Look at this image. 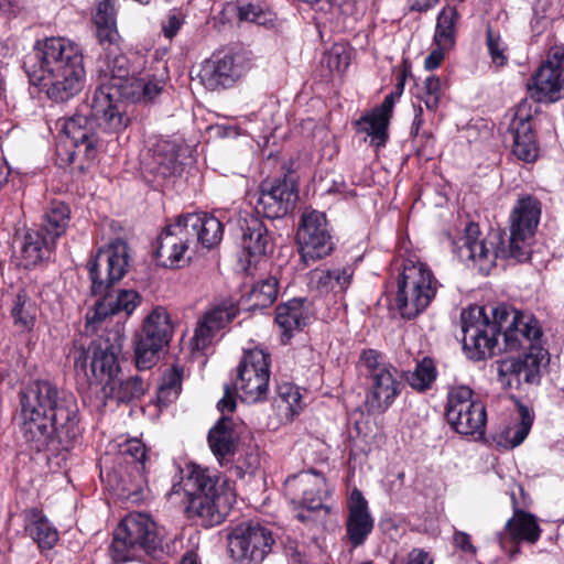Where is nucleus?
I'll return each instance as SVG.
<instances>
[{"label":"nucleus","mask_w":564,"mask_h":564,"mask_svg":"<svg viewBox=\"0 0 564 564\" xmlns=\"http://www.w3.org/2000/svg\"><path fill=\"white\" fill-rule=\"evenodd\" d=\"M440 0H417L412 4V9L415 11H427L433 8Z\"/></svg>","instance_id":"60"},{"label":"nucleus","mask_w":564,"mask_h":564,"mask_svg":"<svg viewBox=\"0 0 564 564\" xmlns=\"http://www.w3.org/2000/svg\"><path fill=\"white\" fill-rule=\"evenodd\" d=\"M237 17L241 22H250L258 25H265L272 21L271 13L256 4H246L235 7Z\"/></svg>","instance_id":"48"},{"label":"nucleus","mask_w":564,"mask_h":564,"mask_svg":"<svg viewBox=\"0 0 564 564\" xmlns=\"http://www.w3.org/2000/svg\"><path fill=\"white\" fill-rule=\"evenodd\" d=\"M311 316L310 303L305 299H293L276 307L275 322L283 338L290 339L294 332L307 325Z\"/></svg>","instance_id":"32"},{"label":"nucleus","mask_w":564,"mask_h":564,"mask_svg":"<svg viewBox=\"0 0 564 564\" xmlns=\"http://www.w3.org/2000/svg\"><path fill=\"white\" fill-rule=\"evenodd\" d=\"M194 245L206 249L217 246L223 239V224L214 216L206 214H187L182 216Z\"/></svg>","instance_id":"31"},{"label":"nucleus","mask_w":564,"mask_h":564,"mask_svg":"<svg viewBox=\"0 0 564 564\" xmlns=\"http://www.w3.org/2000/svg\"><path fill=\"white\" fill-rule=\"evenodd\" d=\"M185 15L178 10H171L166 18L162 21V32L166 39H173L182 25L184 24Z\"/></svg>","instance_id":"53"},{"label":"nucleus","mask_w":564,"mask_h":564,"mask_svg":"<svg viewBox=\"0 0 564 564\" xmlns=\"http://www.w3.org/2000/svg\"><path fill=\"white\" fill-rule=\"evenodd\" d=\"M183 369L173 366L162 378V383L158 390V401L162 405H167L180 395L182 390Z\"/></svg>","instance_id":"42"},{"label":"nucleus","mask_w":564,"mask_h":564,"mask_svg":"<svg viewBox=\"0 0 564 564\" xmlns=\"http://www.w3.org/2000/svg\"><path fill=\"white\" fill-rule=\"evenodd\" d=\"M181 486L188 497L187 511L199 517L206 525L220 524L236 501L234 489L225 477L193 463L186 465Z\"/></svg>","instance_id":"6"},{"label":"nucleus","mask_w":564,"mask_h":564,"mask_svg":"<svg viewBox=\"0 0 564 564\" xmlns=\"http://www.w3.org/2000/svg\"><path fill=\"white\" fill-rule=\"evenodd\" d=\"M299 198L293 180L288 177L263 182L256 203V212L269 219H276L291 212Z\"/></svg>","instance_id":"21"},{"label":"nucleus","mask_w":564,"mask_h":564,"mask_svg":"<svg viewBox=\"0 0 564 564\" xmlns=\"http://www.w3.org/2000/svg\"><path fill=\"white\" fill-rule=\"evenodd\" d=\"M165 86L163 77L155 75L148 77H135L130 84V88L123 93V99L137 101H150L161 94Z\"/></svg>","instance_id":"39"},{"label":"nucleus","mask_w":564,"mask_h":564,"mask_svg":"<svg viewBox=\"0 0 564 564\" xmlns=\"http://www.w3.org/2000/svg\"><path fill=\"white\" fill-rule=\"evenodd\" d=\"M447 47L438 46L437 48L433 50L425 58V68L429 70L437 68L444 58V50Z\"/></svg>","instance_id":"58"},{"label":"nucleus","mask_w":564,"mask_h":564,"mask_svg":"<svg viewBox=\"0 0 564 564\" xmlns=\"http://www.w3.org/2000/svg\"><path fill=\"white\" fill-rule=\"evenodd\" d=\"M454 543L458 549H460L464 552H467L470 554L476 553V549L471 544L470 536L465 532L456 531L454 533Z\"/></svg>","instance_id":"57"},{"label":"nucleus","mask_w":564,"mask_h":564,"mask_svg":"<svg viewBox=\"0 0 564 564\" xmlns=\"http://www.w3.org/2000/svg\"><path fill=\"white\" fill-rule=\"evenodd\" d=\"M193 243L182 216L170 224L156 239L155 258L165 268L181 267L189 257L187 251Z\"/></svg>","instance_id":"23"},{"label":"nucleus","mask_w":564,"mask_h":564,"mask_svg":"<svg viewBox=\"0 0 564 564\" xmlns=\"http://www.w3.org/2000/svg\"><path fill=\"white\" fill-rule=\"evenodd\" d=\"M492 321L482 306H470L460 314L463 347L470 359L481 360L491 356L501 336L506 350L523 349L546 351L541 345L542 329L531 314L509 311L506 306L491 310Z\"/></svg>","instance_id":"1"},{"label":"nucleus","mask_w":564,"mask_h":564,"mask_svg":"<svg viewBox=\"0 0 564 564\" xmlns=\"http://www.w3.org/2000/svg\"><path fill=\"white\" fill-rule=\"evenodd\" d=\"M285 496L294 506L315 511L323 507V495L326 492V481L322 474L314 470L301 471L286 478Z\"/></svg>","instance_id":"22"},{"label":"nucleus","mask_w":564,"mask_h":564,"mask_svg":"<svg viewBox=\"0 0 564 564\" xmlns=\"http://www.w3.org/2000/svg\"><path fill=\"white\" fill-rule=\"evenodd\" d=\"M69 214V208L65 203L54 200L46 208L43 223L39 229L43 230L45 235L56 241V239L65 232L68 226Z\"/></svg>","instance_id":"38"},{"label":"nucleus","mask_w":564,"mask_h":564,"mask_svg":"<svg viewBox=\"0 0 564 564\" xmlns=\"http://www.w3.org/2000/svg\"><path fill=\"white\" fill-rule=\"evenodd\" d=\"M513 517L506 523V536L514 542H528L534 544L541 534V529L533 514L524 512L516 503L514 492L511 494Z\"/></svg>","instance_id":"33"},{"label":"nucleus","mask_w":564,"mask_h":564,"mask_svg":"<svg viewBox=\"0 0 564 564\" xmlns=\"http://www.w3.org/2000/svg\"><path fill=\"white\" fill-rule=\"evenodd\" d=\"M506 140L512 142V153L521 161L533 162L538 158V145L532 131L531 116L524 105H520L512 116Z\"/></svg>","instance_id":"25"},{"label":"nucleus","mask_w":564,"mask_h":564,"mask_svg":"<svg viewBox=\"0 0 564 564\" xmlns=\"http://www.w3.org/2000/svg\"><path fill=\"white\" fill-rule=\"evenodd\" d=\"M129 265V247L121 239L111 241L101 248L88 262L91 291L102 295L86 314V328L96 330L108 316L123 312L131 315L140 304L141 297L134 290H112L110 288L127 273Z\"/></svg>","instance_id":"4"},{"label":"nucleus","mask_w":564,"mask_h":564,"mask_svg":"<svg viewBox=\"0 0 564 564\" xmlns=\"http://www.w3.org/2000/svg\"><path fill=\"white\" fill-rule=\"evenodd\" d=\"M279 397L285 404V411L288 415L294 416L299 414L301 406V393L293 384H282L279 387Z\"/></svg>","instance_id":"50"},{"label":"nucleus","mask_w":564,"mask_h":564,"mask_svg":"<svg viewBox=\"0 0 564 564\" xmlns=\"http://www.w3.org/2000/svg\"><path fill=\"white\" fill-rule=\"evenodd\" d=\"M97 39L108 52L119 50V33L116 28L115 9L110 0L100 2L95 14Z\"/></svg>","instance_id":"34"},{"label":"nucleus","mask_w":564,"mask_h":564,"mask_svg":"<svg viewBox=\"0 0 564 564\" xmlns=\"http://www.w3.org/2000/svg\"><path fill=\"white\" fill-rule=\"evenodd\" d=\"M297 241L301 258L306 264L319 260L333 251L334 242L324 213L308 210L302 215Z\"/></svg>","instance_id":"18"},{"label":"nucleus","mask_w":564,"mask_h":564,"mask_svg":"<svg viewBox=\"0 0 564 564\" xmlns=\"http://www.w3.org/2000/svg\"><path fill=\"white\" fill-rule=\"evenodd\" d=\"M278 284L275 276H268L257 282L249 293L252 305L261 308L271 305L278 297Z\"/></svg>","instance_id":"43"},{"label":"nucleus","mask_w":564,"mask_h":564,"mask_svg":"<svg viewBox=\"0 0 564 564\" xmlns=\"http://www.w3.org/2000/svg\"><path fill=\"white\" fill-rule=\"evenodd\" d=\"M240 77L235 55L229 51L214 53L204 62L199 78L210 90L231 86Z\"/></svg>","instance_id":"26"},{"label":"nucleus","mask_w":564,"mask_h":564,"mask_svg":"<svg viewBox=\"0 0 564 564\" xmlns=\"http://www.w3.org/2000/svg\"><path fill=\"white\" fill-rule=\"evenodd\" d=\"M163 531L145 513L127 514L115 530L110 552L116 563L144 561L162 551Z\"/></svg>","instance_id":"7"},{"label":"nucleus","mask_w":564,"mask_h":564,"mask_svg":"<svg viewBox=\"0 0 564 564\" xmlns=\"http://www.w3.org/2000/svg\"><path fill=\"white\" fill-rule=\"evenodd\" d=\"M397 98L394 93L388 94L379 107L356 121L357 131L365 132L367 135L371 137L370 142L377 149L386 144L389 119Z\"/></svg>","instance_id":"29"},{"label":"nucleus","mask_w":564,"mask_h":564,"mask_svg":"<svg viewBox=\"0 0 564 564\" xmlns=\"http://www.w3.org/2000/svg\"><path fill=\"white\" fill-rule=\"evenodd\" d=\"M240 229L239 265L246 273L251 274L252 267L272 251V237L264 223L256 216L245 218Z\"/></svg>","instance_id":"20"},{"label":"nucleus","mask_w":564,"mask_h":564,"mask_svg":"<svg viewBox=\"0 0 564 564\" xmlns=\"http://www.w3.org/2000/svg\"><path fill=\"white\" fill-rule=\"evenodd\" d=\"M10 166L4 159L0 160V189L8 182L10 175Z\"/></svg>","instance_id":"61"},{"label":"nucleus","mask_w":564,"mask_h":564,"mask_svg":"<svg viewBox=\"0 0 564 564\" xmlns=\"http://www.w3.org/2000/svg\"><path fill=\"white\" fill-rule=\"evenodd\" d=\"M238 308L231 302H224L208 312L198 323L191 340L194 351H203L212 343L216 332L225 327L237 315Z\"/></svg>","instance_id":"28"},{"label":"nucleus","mask_w":564,"mask_h":564,"mask_svg":"<svg viewBox=\"0 0 564 564\" xmlns=\"http://www.w3.org/2000/svg\"><path fill=\"white\" fill-rule=\"evenodd\" d=\"M260 467V457L257 452H247L243 456L239 457L237 464L238 475L245 474L252 475Z\"/></svg>","instance_id":"55"},{"label":"nucleus","mask_w":564,"mask_h":564,"mask_svg":"<svg viewBox=\"0 0 564 564\" xmlns=\"http://www.w3.org/2000/svg\"><path fill=\"white\" fill-rule=\"evenodd\" d=\"M122 454L130 458L129 462L133 463L135 465V470L139 474V484L138 486H141V482L145 481V473H147V448L145 445L134 438L129 440L124 445L122 449Z\"/></svg>","instance_id":"45"},{"label":"nucleus","mask_w":564,"mask_h":564,"mask_svg":"<svg viewBox=\"0 0 564 564\" xmlns=\"http://www.w3.org/2000/svg\"><path fill=\"white\" fill-rule=\"evenodd\" d=\"M330 280L332 273L329 269H315L310 275V286L321 294L328 293L333 291Z\"/></svg>","instance_id":"54"},{"label":"nucleus","mask_w":564,"mask_h":564,"mask_svg":"<svg viewBox=\"0 0 564 564\" xmlns=\"http://www.w3.org/2000/svg\"><path fill=\"white\" fill-rule=\"evenodd\" d=\"M487 46L492 63L497 66H503L507 63V56L505 54L506 45L501 36L492 32L490 28L487 29Z\"/></svg>","instance_id":"51"},{"label":"nucleus","mask_w":564,"mask_h":564,"mask_svg":"<svg viewBox=\"0 0 564 564\" xmlns=\"http://www.w3.org/2000/svg\"><path fill=\"white\" fill-rule=\"evenodd\" d=\"M533 420L534 416L530 409L520 404L517 416L501 433L502 441H500V444L507 448L519 446L529 435Z\"/></svg>","instance_id":"36"},{"label":"nucleus","mask_w":564,"mask_h":564,"mask_svg":"<svg viewBox=\"0 0 564 564\" xmlns=\"http://www.w3.org/2000/svg\"><path fill=\"white\" fill-rule=\"evenodd\" d=\"M458 20L456 7L446 6L438 13L434 40L437 46L451 47L454 44L455 26Z\"/></svg>","instance_id":"41"},{"label":"nucleus","mask_w":564,"mask_h":564,"mask_svg":"<svg viewBox=\"0 0 564 564\" xmlns=\"http://www.w3.org/2000/svg\"><path fill=\"white\" fill-rule=\"evenodd\" d=\"M437 371L431 358H424L416 364L414 370L409 375V384L417 390L425 391L431 388L435 381Z\"/></svg>","instance_id":"44"},{"label":"nucleus","mask_w":564,"mask_h":564,"mask_svg":"<svg viewBox=\"0 0 564 564\" xmlns=\"http://www.w3.org/2000/svg\"><path fill=\"white\" fill-rule=\"evenodd\" d=\"M329 272L332 273L330 283L333 285L334 292H344L351 284L352 276H354V269L350 265H346V267H341V268L336 267V268L329 269Z\"/></svg>","instance_id":"52"},{"label":"nucleus","mask_w":564,"mask_h":564,"mask_svg":"<svg viewBox=\"0 0 564 564\" xmlns=\"http://www.w3.org/2000/svg\"><path fill=\"white\" fill-rule=\"evenodd\" d=\"M55 242L43 230L28 229L19 240L18 254L20 264L29 269L48 260Z\"/></svg>","instance_id":"30"},{"label":"nucleus","mask_w":564,"mask_h":564,"mask_svg":"<svg viewBox=\"0 0 564 564\" xmlns=\"http://www.w3.org/2000/svg\"><path fill=\"white\" fill-rule=\"evenodd\" d=\"M541 204L530 195L520 197L513 206L510 216V238L508 247L495 248V241L478 239L479 226L469 223L465 229L459 254L471 260L482 273H488L496 264L498 257L514 259L518 262L528 261L531 257V246L540 223Z\"/></svg>","instance_id":"3"},{"label":"nucleus","mask_w":564,"mask_h":564,"mask_svg":"<svg viewBox=\"0 0 564 564\" xmlns=\"http://www.w3.org/2000/svg\"><path fill=\"white\" fill-rule=\"evenodd\" d=\"M158 172L163 176L174 174L178 171V165L174 153L169 158L162 159L160 154L156 155Z\"/></svg>","instance_id":"56"},{"label":"nucleus","mask_w":564,"mask_h":564,"mask_svg":"<svg viewBox=\"0 0 564 564\" xmlns=\"http://www.w3.org/2000/svg\"><path fill=\"white\" fill-rule=\"evenodd\" d=\"M148 390V384L139 376L117 380L116 378L104 388L105 395L118 402H131L140 399Z\"/></svg>","instance_id":"37"},{"label":"nucleus","mask_w":564,"mask_h":564,"mask_svg":"<svg viewBox=\"0 0 564 564\" xmlns=\"http://www.w3.org/2000/svg\"><path fill=\"white\" fill-rule=\"evenodd\" d=\"M423 89L421 99L429 110L435 111L441 101L443 91L441 79L436 76H427L424 80Z\"/></svg>","instance_id":"49"},{"label":"nucleus","mask_w":564,"mask_h":564,"mask_svg":"<svg viewBox=\"0 0 564 564\" xmlns=\"http://www.w3.org/2000/svg\"><path fill=\"white\" fill-rule=\"evenodd\" d=\"M360 361L366 369L368 384L366 409L370 414H382L401 393L403 384L398 370L375 349L365 350Z\"/></svg>","instance_id":"9"},{"label":"nucleus","mask_w":564,"mask_h":564,"mask_svg":"<svg viewBox=\"0 0 564 564\" xmlns=\"http://www.w3.org/2000/svg\"><path fill=\"white\" fill-rule=\"evenodd\" d=\"M437 280L422 262L406 260L398 278L397 306L404 318H414L432 302Z\"/></svg>","instance_id":"10"},{"label":"nucleus","mask_w":564,"mask_h":564,"mask_svg":"<svg viewBox=\"0 0 564 564\" xmlns=\"http://www.w3.org/2000/svg\"><path fill=\"white\" fill-rule=\"evenodd\" d=\"M322 64L332 73H343L349 65V54L341 45L332 46L324 55Z\"/></svg>","instance_id":"47"},{"label":"nucleus","mask_w":564,"mask_h":564,"mask_svg":"<svg viewBox=\"0 0 564 564\" xmlns=\"http://www.w3.org/2000/svg\"><path fill=\"white\" fill-rule=\"evenodd\" d=\"M346 536L352 547L365 544L373 530L375 519L362 492L355 488L347 501Z\"/></svg>","instance_id":"24"},{"label":"nucleus","mask_w":564,"mask_h":564,"mask_svg":"<svg viewBox=\"0 0 564 564\" xmlns=\"http://www.w3.org/2000/svg\"><path fill=\"white\" fill-rule=\"evenodd\" d=\"M19 0H0V11L7 12L9 9L15 7Z\"/></svg>","instance_id":"63"},{"label":"nucleus","mask_w":564,"mask_h":564,"mask_svg":"<svg viewBox=\"0 0 564 564\" xmlns=\"http://www.w3.org/2000/svg\"><path fill=\"white\" fill-rule=\"evenodd\" d=\"M24 68L31 83L55 102H65L84 88L83 52L67 39L50 37L37 42L25 57Z\"/></svg>","instance_id":"2"},{"label":"nucleus","mask_w":564,"mask_h":564,"mask_svg":"<svg viewBox=\"0 0 564 564\" xmlns=\"http://www.w3.org/2000/svg\"><path fill=\"white\" fill-rule=\"evenodd\" d=\"M274 544L272 531L257 521H243L228 529V554L235 564H261Z\"/></svg>","instance_id":"13"},{"label":"nucleus","mask_w":564,"mask_h":564,"mask_svg":"<svg viewBox=\"0 0 564 564\" xmlns=\"http://www.w3.org/2000/svg\"><path fill=\"white\" fill-rule=\"evenodd\" d=\"M543 360L544 356H541L536 348H533V352H522L497 360L494 365L497 380L508 390H519L523 384L539 383Z\"/></svg>","instance_id":"19"},{"label":"nucleus","mask_w":564,"mask_h":564,"mask_svg":"<svg viewBox=\"0 0 564 564\" xmlns=\"http://www.w3.org/2000/svg\"><path fill=\"white\" fill-rule=\"evenodd\" d=\"M208 444L215 456L226 457L234 449V431L231 421L223 416L208 433Z\"/></svg>","instance_id":"40"},{"label":"nucleus","mask_w":564,"mask_h":564,"mask_svg":"<svg viewBox=\"0 0 564 564\" xmlns=\"http://www.w3.org/2000/svg\"><path fill=\"white\" fill-rule=\"evenodd\" d=\"M100 85L98 88H106L108 91L118 94L123 98V93L130 88L132 79L130 63L127 56L119 53V50L108 52L99 66Z\"/></svg>","instance_id":"27"},{"label":"nucleus","mask_w":564,"mask_h":564,"mask_svg":"<svg viewBox=\"0 0 564 564\" xmlns=\"http://www.w3.org/2000/svg\"><path fill=\"white\" fill-rule=\"evenodd\" d=\"M21 410L52 416L57 424H78V406L73 395H66L48 380H35L21 393Z\"/></svg>","instance_id":"11"},{"label":"nucleus","mask_w":564,"mask_h":564,"mask_svg":"<svg viewBox=\"0 0 564 564\" xmlns=\"http://www.w3.org/2000/svg\"><path fill=\"white\" fill-rule=\"evenodd\" d=\"M173 333L170 315L163 308H155L145 319L142 335L135 343L138 369H149L155 362L159 351L169 344Z\"/></svg>","instance_id":"17"},{"label":"nucleus","mask_w":564,"mask_h":564,"mask_svg":"<svg viewBox=\"0 0 564 564\" xmlns=\"http://www.w3.org/2000/svg\"><path fill=\"white\" fill-rule=\"evenodd\" d=\"M21 433L25 443L37 453L69 451L77 437V424H57L52 416L21 410Z\"/></svg>","instance_id":"12"},{"label":"nucleus","mask_w":564,"mask_h":564,"mask_svg":"<svg viewBox=\"0 0 564 564\" xmlns=\"http://www.w3.org/2000/svg\"><path fill=\"white\" fill-rule=\"evenodd\" d=\"M122 350V338L116 334L113 340L109 337H100L94 340L88 349L75 350L74 364L77 369H87V361L90 359V371L94 379L104 384V388L116 378L119 371L118 356Z\"/></svg>","instance_id":"15"},{"label":"nucleus","mask_w":564,"mask_h":564,"mask_svg":"<svg viewBox=\"0 0 564 564\" xmlns=\"http://www.w3.org/2000/svg\"><path fill=\"white\" fill-rule=\"evenodd\" d=\"M531 97L539 102H554L564 89V46L555 45L547 52L528 83Z\"/></svg>","instance_id":"16"},{"label":"nucleus","mask_w":564,"mask_h":564,"mask_svg":"<svg viewBox=\"0 0 564 564\" xmlns=\"http://www.w3.org/2000/svg\"><path fill=\"white\" fill-rule=\"evenodd\" d=\"M270 380V355L261 348L246 350L237 368L232 387L225 384L224 397L217 408L221 413L234 412L235 395L242 401L254 403L265 399Z\"/></svg>","instance_id":"8"},{"label":"nucleus","mask_w":564,"mask_h":564,"mask_svg":"<svg viewBox=\"0 0 564 564\" xmlns=\"http://www.w3.org/2000/svg\"><path fill=\"white\" fill-rule=\"evenodd\" d=\"M25 531L40 549L50 550L58 541V532L39 509L25 512Z\"/></svg>","instance_id":"35"},{"label":"nucleus","mask_w":564,"mask_h":564,"mask_svg":"<svg viewBox=\"0 0 564 564\" xmlns=\"http://www.w3.org/2000/svg\"><path fill=\"white\" fill-rule=\"evenodd\" d=\"M474 392L467 386H456L447 393L446 419L462 435L485 434L487 413L485 405L473 399Z\"/></svg>","instance_id":"14"},{"label":"nucleus","mask_w":564,"mask_h":564,"mask_svg":"<svg viewBox=\"0 0 564 564\" xmlns=\"http://www.w3.org/2000/svg\"><path fill=\"white\" fill-rule=\"evenodd\" d=\"M118 94L97 88L91 99L63 123V132L76 149L88 160L104 142L101 134H117L129 124Z\"/></svg>","instance_id":"5"},{"label":"nucleus","mask_w":564,"mask_h":564,"mask_svg":"<svg viewBox=\"0 0 564 564\" xmlns=\"http://www.w3.org/2000/svg\"><path fill=\"white\" fill-rule=\"evenodd\" d=\"M11 314L17 325L26 329L33 326L34 310L24 291H20L17 294Z\"/></svg>","instance_id":"46"},{"label":"nucleus","mask_w":564,"mask_h":564,"mask_svg":"<svg viewBox=\"0 0 564 564\" xmlns=\"http://www.w3.org/2000/svg\"><path fill=\"white\" fill-rule=\"evenodd\" d=\"M406 564H433V561L429 553L414 549L409 553Z\"/></svg>","instance_id":"59"},{"label":"nucleus","mask_w":564,"mask_h":564,"mask_svg":"<svg viewBox=\"0 0 564 564\" xmlns=\"http://www.w3.org/2000/svg\"><path fill=\"white\" fill-rule=\"evenodd\" d=\"M423 110L421 107H419L416 110H415V116H414V119H413V123H412V133H415L417 134L419 132V129L421 128V126L423 124Z\"/></svg>","instance_id":"62"},{"label":"nucleus","mask_w":564,"mask_h":564,"mask_svg":"<svg viewBox=\"0 0 564 564\" xmlns=\"http://www.w3.org/2000/svg\"><path fill=\"white\" fill-rule=\"evenodd\" d=\"M181 564H198L197 556L194 553H186L183 556Z\"/></svg>","instance_id":"64"}]
</instances>
